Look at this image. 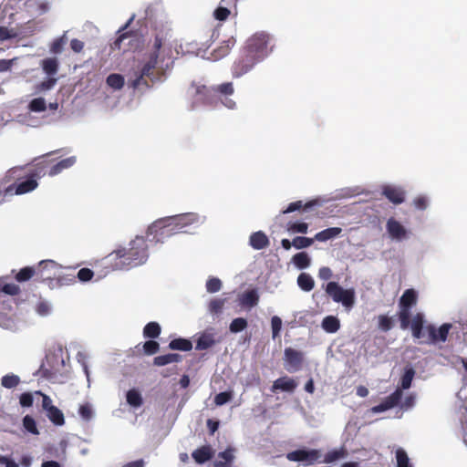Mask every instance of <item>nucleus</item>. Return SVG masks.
<instances>
[{
  "label": "nucleus",
  "mask_w": 467,
  "mask_h": 467,
  "mask_svg": "<svg viewBox=\"0 0 467 467\" xmlns=\"http://www.w3.org/2000/svg\"><path fill=\"white\" fill-rule=\"evenodd\" d=\"M173 45L168 32L159 31L155 33L153 39L149 44V51L146 54V61L141 64L134 78L129 81L134 88L143 87L150 88V85L146 78L152 83L162 81L167 71L171 70L174 63Z\"/></svg>",
  "instance_id": "nucleus-1"
},
{
  "label": "nucleus",
  "mask_w": 467,
  "mask_h": 467,
  "mask_svg": "<svg viewBox=\"0 0 467 467\" xmlns=\"http://www.w3.org/2000/svg\"><path fill=\"white\" fill-rule=\"evenodd\" d=\"M268 43L269 36L264 32L255 33L249 37L231 67L233 78L244 76L263 61L270 53Z\"/></svg>",
  "instance_id": "nucleus-2"
},
{
  "label": "nucleus",
  "mask_w": 467,
  "mask_h": 467,
  "mask_svg": "<svg viewBox=\"0 0 467 467\" xmlns=\"http://www.w3.org/2000/svg\"><path fill=\"white\" fill-rule=\"evenodd\" d=\"M9 182L12 183L4 190H0V204L14 195L31 192L38 186V182H36L35 179L26 173V167L22 166L9 169L2 178L0 184L5 185Z\"/></svg>",
  "instance_id": "nucleus-3"
},
{
  "label": "nucleus",
  "mask_w": 467,
  "mask_h": 467,
  "mask_svg": "<svg viewBox=\"0 0 467 467\" xmlns=\"http://www.w3.org/2000/svg\"><path fill=\"white\" fill-rule=\"evenodd\" d=\"M111 255H115V259L144 263L149 257L147 240L143 236L137 235L130 242L129 248L119 247L114 250L109 256Z\"/></svg>",
  "instance_id": "nucleus-4"
},
{
  "label": "nucleus",
  "mask_w": 467,
  "mask_h": 467,
  "mask_svg": "<svg viewBox=\"0 0 467 467\" xmlns=\"http://www.w3.org/2000/svg\"><path fill=\"white\" fill-rule=\"evenodd\" d=\"M134 18L135 15H132V16L118 30V37L110 44V49L112 51L122 50L123 52H128L135 50L139 47L140 43L139 34L133 30H127Z\"/></svg>",
  "instance_id": "nucleus-5"
},
{
  "label": "nucleus",
  "mask_w": 467,
  "mask_h": 467,
  "mask_svg": "<svg viewBox=\"0 0 467 467\" xmlns=\"http://www.w3.org/2000/svg\"><path fill=\"white\" fill-rule=\"evenodd\" d=\"M212 91L213 93H218L224 96L221 101L222 104L227 109H234L236 108V102L229 98V96L233 95L234 92V88L232 82H224L213 88H208L204 85L197 86L195 93L197 96H199V99L202 100L204 103H207V97Z\"/></svg>",
  "instance_id": "nucleus-6"
},
{
  "label": "nucleus",
  "mask_w": 467,
  "mask_h": 467,
  "mask_svg": "<svg viewBox=\"0 0 467 467\" xmlns=\"http://www.w3.org/2000/svg\"><path fill=\"white\" fill-rule=\"evenodd\" d=\"M173 223L169 217H164L154 221L147 229V236L151 237L155 243H163L167 238L177 234Z\"/></svg>",
  "instance_id": "nucleus-7"
},
{
  "label": "nucleus",
  "mask_w": 467,
  "mask_h": 467,
  "mask_svg": "<svg viewBox=\"0 0 467 467\" xmlns=\"http://www.w3.org/2000/svg\"><path fill=\"white\" fill-rule=\"evenodd\" d=\"M417 304V293L413 289H407L400 299V311L398 317L401 329L410 327V308Z\"/></svg>",
  "instance_id": "nucleus-8"
},
{
  "label": "nucleus",
  "mask_w": 467,
  "mask_h": 467,
  "mask_svg": "<svg viewBox=\"0 0 467 467\" xmlns=\"http://www.w3.org/2000/svg\"><path fill=\"white\" fill-rule=\"evenodd\" d=\"M326 293L337 303H342L347 308H351L355 303L353 290L344 289L337 282H329L326 286Z\"/></svg>",
  "instance_id": "nucleus-9"
},
{
  "label": "nucleus",
  "mask_w": 467,
  "mask_h": 467,
  "mask_svg": "<svg viewBox=\"0 0 467 467\" xmlns=\"http://www.w3.org/2000/svg\"><path fill=\"white\" fill-rule=\"evenodd\" d=\"M36 394L42 397V408L46 411L47 419L56 426H62L65 424V417L61 410L53 405L51 398L42 393L36 391Z\"/></svg>",
  "instance_id": "nucleus-10"
},
{
  "label": "nucleus",
  "mask_w": 467,
  "mask_h": 467,
  "mask_svg": "<svg viewBox=\"0 0 467 467\" xmlns=\"http://www.w3.org/2000/svg\"><path fill=\"white\" fill-rule=\"evenodd\" d=\"M168 217L173 225L176 226L175 230L178 232V234L185 232L184 229L187 226L201 224L203 222L202 217L195 213H186Z\"/></svg>",
  "instance_id": "nucleus-11"
},
{
  "label": "nucleus",
  "mask_w": 467,
  "mask_h": 467,
  "mask_svg": "<svg viewBox=\"0 0 467 467\" xmlns=\"http://www.w3.org/2000/svg\"><path fill=\"white\" fill-rule=\"evenodd\" d=\"M321 457V453L318 450L311 449H300L290 451L286 454V459L291 462H302L306 464H314Z\"/></svg>",
  "instance_id": "nucleus-12"
},
{
  "label": "nucleus",
  "mask_w": 467,
  "mask_h": 467,
  "mask_svg": "<svg viewBox=\"0 0 467 467\" xmlns=\"http://www.w3.org/2000/svg\"><path fill=\"white\" fill-rule=\"evenodd\" d=\"M284 359L288 371H298L304 362V354L292 348H286L284 351Z\"/></svg>",
  "instance_id": "nucleus-13"
},
{
  "label": "nucleus",
  "mask_w": 467,
  "mask_h": 467,
  "mask_svg": "<svg viewBox=\"0 0 467 467\" xmlns=\"http://www.w3.org/2000/svg\"><path fill=\"white\" fill-rule=\"evenodd\" d=\"M215 336L216 334L213 327H209L201 333L196 340V350H206L213 347L216 343H219L221 340L219 338L217 339Z\"/></svg>",
  "instance_id": "nucleus-14"
},
{
  "label": "nucleus",
  "mask_w": 467,
  "mask_h": 467,
  "mask_svg": "<svg viewBox=\"0 0 467 467\" xmlns=\"http://www.w3.org/2000/svg\"><path fill=\"white\" fill-rule=\"evenodd\" d=\"M402 390L400 389H397L393 393L388 396L381 403L377 406H374L371 410L375 413H379L390 410L400 402L402 399Z\"/></svg>",
  "instance_id": "nucleus-15"
},
{
  "label": "nucleus",
  "mask_w": 467,
  "mask_h": 467,
  "mask_svg": "<svg viewBox=\"0 0 467 467\" xmlns=\"http://www.w3.org/2000/svg\"><path fill=\"white\" fill-rule=\"evenodd\" d=\"M382 194L394 204H400L405 201V192L400 187L385 185Z\"/></svg>",
  "instance_id": "nucleus-16"
},
{
  "label": "nucleus",
  "mask_w": 467,
  "mask_h": 467,
  "mask_svg": "<svg viewBox=\"0 0 467 467\" xmlns=\"http://www.w3.org/2000/svg\"><path fill=\"white\" fill-rule=\"evenodd\" d=\"M49 161L43 160L36 164L26 167V173H28L36 182L48 174Z\"/></svg>",
  "instance_id": "nucleus-17"
},
{
  "label": "nucleus",
  "mask_w": 467,
  "mask_h": 467,
  "mask_svg": "<svg viewBox=\"0 0 467 467\" xmlns=\"http://www.w3.org/2000/svg\"><path fill=\"white\" fill-rule=\"evenodd\" d=\"M269 244V238L263 231L252 233L249 237V245L254 250L265 249Z\"/></svg>",
  "instance_id": "nucleus-18"
},
{
  "label": "nucleus",
  "mask_w": 467,
  "mask_h": 467,
  "mask_svg": "<svg viewBox=\"0 0 467 467\" xmlns=\"http://www.w3.org/2000/svg\"><path fill=\"white\" fill-rule=\"evenodd\" d=\"M76 161L77 160L75 156L63 159L60 161L57 162L56 164H51V161H49L48 175L55 176L59 174L64 170L72 167L76 163Z\"/></svg>",
  "instance_id": "nucleus-19"
},
{
  "label": "nucleus",
  "mask_w": 467,
  "mask_h": 467,
  "mask_svg": "<svg viewBox=\"0 0 467 467\" xmlns=\"http://www.w3.org/2000/svg\"><path fill=\"white\" fill-rule=\"evenodd\" d=\"M297 386L295 379L288 377H281L274 381L272 391L275 392L277 389L282 391L293 392Z\"/></svg>",
  "instance_id": "nucleus-20"
},
{
  "label": "nucleus",
  "mask_w": 467,
  "mask_h": 467,
  "mask_svg": "<svg viewBox=\"0 0 467 467\" xmlns=\"http://www.w3.org/2000/svg\"><path fill=\"white\" fill-rule=\"evenodd\" d=\"M192 456L197 463L202 464L213 458V451L210 445H203L193 451Z\"/></svg>",
  "instance_id": "nucleus-21"
},
{
  "label": "nucleus",
  "mask_w": 467,
  "mask_h": 467,
  "mask_svg": "<svg viewBox=\"0 0 467 467\" xmlns=\"http://www.w3.org/2000/svg\"><path fill=\"white\" fill-rule=\"evenodd\" d=\"M387 230L392 238L402 239L406 236V229L394 218H389L388 220Z\"/></svg>",
  "instance_id": "nucleus-22"
},
{
  "label": "nucleus",
  "mask_w": 467,
  "mask_h": 467,
  "mask_svg": "<svg viewBox=\"0 0 467 467\" xmlns=\"http://www.w3.org/2000/svg\"><path fill=\"white\" fill-rule=\"evenodd\" d=\"M424 323V315L422 313H417L412 317V320H410V326L414 338L420 339L423 337L422 330L425 328Z\"/></svg>",
  "instance_id": "nucleus-23"
},
{
  "label": "nucleus",
  "mask_w": 467,
  "mask_h": 467,
  "mask_svg": "<svg viewBox=\"0 0 467 467\" xmlns=\"http://www.w3.org/2000/svg\"><path fill=\"white\" fill-rule=\"evenodd\" d=\"M239 300L241 306L246 307H254L258 304L259 296L256 290L252 289L242 294Z\"/></svg>",
  "instance_id": "nucleus-24"
},
{
  "label": "nucleus",
  "mask_w": 467,
  "mask_h": 467,
  "mask_svg": "<svg viewBox=\"0 0 467 467\" xmlns=\"http://www.w3.org/2000/svg\"><path fill=\"white\" fill-rule=\"evenodd\" d=\"M341 233H342V229L340 227L327 228V229L316 234V235L314 237V241L316 240L318 242H326V241L336 238Z\"/></svg>",
  "instance_id": "nucleus-25"
},
{
  "label": "nucleus",
  "mask_w": 467,
  "mask_h": 467,
  "mask_svg": "<svg viewBox=\"0 0 467 467\" xmlns=\"http://www.w3.org/2000/svg\"><path fill=\"white\" fill-rule=\"evenodd\" d=\"M181 360H182V356L180 354L169 353V354L155 357L153 359V364L155 366L161 367V366H165V365L171 364V363H177V362H180Z\"/></svg>",
  "instance_id": "nucleus-26"
},
{
  "label": "nucleus",
  "mask_w": 467,
  "mask_h": 467,
  "mask_svg": "<svg viewBox=\"0 0 467 467\" xmlns=\"http://www.w3.org/2000/svg\"><path fill=\"white\" fill-rule=\"evenodd\" d=\"M322 328L327 333H336L340 327V322L337 317L327 316L322 320Z\"/></svg>",
  "instance_id": "nucleus-27"
},
{
  "label": "nucleus",
  "mask_w": 467,
  "mask_h": 467,
  "mask_svg": "<svg viewBox=\"0 0 467 467\" xmlns=\"http://www.w3.org/2000/svg\"><path fill=\"white\" fill-rule=\"evenodd\" d=\"M233 46L234 41H223L217 48L213 50L212 54L213 58L217 60L226 57L230 53V50L232 49Z\"/></svg>",
  "instance_id": "nucleus-28"
},
{
  "label": "nucleus",
  "mask_w": 467,
  "mask_h": 467,
  "mask_svg": "<svg viewBox=\"0 0 467 467\" xmlns=\"http://www.w3.org/2000/svg\"><path fill=\"white\" fill-rule=\"evenodd\" d=\"M169 348L172 350L190 351L192 348L191 340L186 338H175L169 343Z\"/></svg>",
  "instance_id": "nucleus-29"
},
{
  "label": "nucleus",
  "mask_w": 467,
  "mask_h": 467,
  "mask_svg": "<svg viewBox=\"0 0 467 467\" xmlns=\"http://www.w3.org/2000/svg\"><path fill=\"white\" fill-rule=\"evenodd\" d=\"M298 286L306 292L311 291L315 286L312 276L306 273H301L297 277Z\"/></svg>",
  "instance_id": "nucleus-30"
},
{
  "label": "nucleus",
  "mask_w": 467,
  "mask_h": 467,
  "mask_svg": "<svg viewBox=\"0 0 467 467\" xmlns=\"http://www.w3.org/2000/svg\"><path fill=\"white\" fill-rule=\"evenodd\" d=\"M126 400L128 404L134 408H139L143 403V400L140 393L135 389H130L127 392Z\"/></svg>",
  "instance_id": "nucleus-31"
},
{
  "label": "nucleus",
  "mask_w": 467,
  "mask_h": 467,
  "mask_svg": "<svg viewBox=\"0 0 467 467\" xmlns=\"http://www.w3.org/2000/svg\"><path fill=\"white\" fill-rule=\"evenodd\" d=\"M161 331V326L157 322H150L143 328V336L148 338H156Z\"/></svg>",
  "instance_id": "nucleus-32"
},
{
  "label": "nucleus",
  "mask_w": 467,
  "mask_h": 467,
  "mask_svg": "<svg viewBox=\"0 0 467 467\" xmlns=\"http://www.w3.org/2000/svg\"><path fill=\"white\" fill-rule=\"evenodd\" d=\"M106 82L108 86L114 89H120L124 86V78L120 74L112 73L107 77Z\"/></svg>",
  "instance_id": "nucleus-33"
},
{
  "label": "nucleus",
  "mask_w": 467,
  "mask_h": 467,
  "mask_svg": "<svg viewBox=\"0 0 467 467\" xmlns=\"http://www.w3.org/2000/svg\"><path fill=\"white\" fill-rule=\"evenodd\" d=\"M415 376V370L413 368H407L400 379V389H408L411 386V382Z\"/></svg>",
  "instance_id": "nucleus-34"
},
{
  "label": "nucleus",
  "mask_w": 467,
  "mask_h": 467,
  "mask_svg": "<svg viewBox=\"0 0 467 467\" xmlns=\"http://www.w3.org/2000/svg\"><path fill=\"white\" fill-rule=\"evenodd\" d=\"M316 204H317V201H310V202H306V204H303L302 201H296V202L289 203L287 208L282 211V213H284V214L290 213L295 211H298L302 208L307 209Z\"/></svg>",
  "instance_id": "nucleus-35"
},
{
  "label": "nucleus",
  "mask_w": 467,
  "mask_h": 467,
  "mask_svg": "<svg viewBox=\"0 0 467 467\" xmlns=\"http://www.w3.org/2000/svg\"><path fill=\"white\" fill-rule=\"evenodd\" d=\"M42 68L47 75H55L58 69L57 58H46L42 61Z\"/></svg>",
  "instance_id": "nucleus-36"
},
{
  "label": "nucleus",
  "mask_w": 467,
  "mask_h": 467,
  "mask_svg": "<svg viewBox=\"0 0 467 467\" xmlns=\"http://www.w3.org/2000/svg\"><path fill=\"white\" fill-rule=\"evenodd\" d=\"M27 109L31 111V112H43L47 109V103H46V100L44 98H36L34 99H32L28 106H27Z\"/></svg>",
  "instance_id": "nucleus-37"
},
{
  "label": "nucleus",
  "mask_w": 467,
  "mask_h": 467,
  "mask_svg": "<svg viewBox=\"0 0 467 467\" xmlns=\"http://www.w3.org/2000/svg\"><path fill=\"white\" fill-rule=\"evenodd\" d=\"M20 383V379L15 374L5 375L1 379V384L4 388L13 389Z\"/></svg>",
  "instance_id": "nucleus-38"
},
{
  "label": "nucleus",
  "mask_w": 467,
  "mask_h": 467,
  "mask_svg": "<svg viewBox=\"0 0 467 467\" xmlns=\"http://www.w3.org/2000/svg\"><path fill=\"white\" fill-rule=\"evenodd\" d=\"M248 326L247 320L244 317H237L233 319L230 324L229 329L232 333H238L245 329Z\"/></svg>",
  "instance_id": "nucleus-39"
},
{
  "label": "nucleus",
  "mask_w": 467,
  "mask_h": 467,
  "mask_svg": "<svg viewBox=\"0 0 467 467\" xmlns=\"http://www.w3.org/2000/svg\"><path fill=\"white\" fill-rule=\"evenodd\" d=\"M397 467H412L407 452L400 448L396 451Z\"/></svg>",
  "instance_id": "nucleus-40"
},
{
  "label": "nucleus",
  "mask_w": 467,
  "mask_h": 467,
  "mask_svg": "<svg viewBox=\"0 0 467 467\" xmlns=\"http://www.w3.org/2000/svg\"><path fill=\"white\" fill-rule=\"evenodd\" d=\"M23 426L30 433L37 435L39 433L36 420L30 415H26L23 418Z\"/></svg>",
  "instance_id": "nucleus-41"
},
{
  "label": "nucleus",
  "mask_w": 467,
  "mask_h": 467,
  "mask_svg": "<svg viewBox=\"0 0 467 467\" xmlns=\"http://www.w3.org/2000/svg\"><path fill=\"white\" fill-rule=\"evenodd\" d=\"M378 321H379V328L381 331L387 332V331H389L393 327L392 317H389L386 315H379L378 317Z\"/></svg>",
  "instance_id": "nucleus-42"
},
{
  "label": "nucleus",
  "mask_w": 467,
  "mask_h": 467,
  "mask_svg": "<svg viewBox=\"0 0 467 467\" xmlns=\"http://www.w3.org/2000/svg\"><path fill=\"white\" fill-rule=\"evenodd\" d=\"M451 327V324L444 323L437 328V342H445Z\"/></svg>",
  "instance_id": "nucleus-43"
},
{
  "label": "nucleus",
  "mask_w": 467,
  "mask_h": 467,
  "mask_svg": "<svg viewBox=\"0 0 467 467\" xmlns=\"http://www.w3.org/2000/svg\"><path fill=\"white\" fill-rule=\"evenodd\" d=\"M56 83H57V78H47V79L38 83L36 86V93H40V92H43V91L49 90V89L54 88Z\"/></svg>",
  "instance_id": "nucleus-44"
},
{
  "label": "nucleus",
  "mask_w": 467,
  "mask_h": 467,
  "mask_svg": "<svg viewBox=\"0 0 467 467\" xmlns=\"http://www.w3.org/2000/svg\"><path fill=\"white\" fill-rule=\"evenodd\" d=\"M314 243V238L304 236H296L294 238L292 244L296 249H302L310 246Z\"/></svg>",
  "instance_id": "nucleus-45"
},
{
  "label": "nucleus",
  "mask_w": 467,
  "mask_h": 467,
  "mask_svg": "<svg viewBox=\"0 0 467 467\" xmlns=\"http://www.w3.org/2000/svg\"><path fill=\"white\" fill-rule=\"evenodd\" d=\"M232 399H233L232 391L220 392L215 395L214 403L217 406H222V405H224L225 403L229 402Z\"/></svg>",
  "instance_id": "nucleus-46"
},
{
  "label": "nucleus",
  "mask_w": 467,
  "mask_h": 467,
  "mask_svg": "<svg viewBox=\"0 0 467 467\" xmlns=\"http://www.w3.org/2000/svg\"><path fill=\"white\" fill-rule=\"evenodd\" d=\"M66 42H67L66 36H65V35H63L62 36L57 38L52 43V45L50 47V51L53 54H59V53H61L62 50H63L64 45L66 44Z\"/></svg>",
  "instance_id": "nucleus-47"
},
{
  "label": "nucleus",
  "mask_w": 467,
  "mask_h": 467,
  "mask_svg": "<svg viewBox=\"0 0 467 467\" xmlns=\"http://www.w3.org/2000/svg\"><path fill=\"white\" fill-rule=\"evenodd\" d=\"M160 349V345L157 341L148 340L143 344V350L146 355H153Z\"/></svg>",
  "instance_id": "nucleus-48"
},
{
  "label": "nucleus",
  "mask_w": 467,
  "mask_h": 467,
  "mask_svg": "<svg viewBox=\"0 0 467 467\" xmlns=\"http://www.w3.org/2000/svg\"><path fill=\"white\" fill-rule=\"evenodd\" d=\"M308 224L306 223H290L287 225V230L293 233L306 234Z\"/></svg>",
  "instance_id": "nucleus-49"
},
{
  "label": "nucleus",
  "mask_w": 467,
  "mask_h": 467,
  "mask_svg": "<svg viewBox=\"0 0 467 467\" xmlns=\"http://www.w3.org/2000/svg\"><path fill=\"white\" fill-rule=\"evenodd\" d=\"M78 414L84 420H90L93 416V410L88 403L79 406Z\"/></svg>",
  "instance_id": "nucleus-50"
},
{
  "label": "nucleus",
  "mask_w": 467,
  "mask_h": 467,
  "mask_svg": "<svg viewBox=\"0 0 467 467\" xmlns=\"http://www.w3.org/2000/svg\"><path fill=\"white\" fill-rule=\"evenodd\" d=\"M34 275V270L31 267L22 268L17 275H16V279L18 282H24L29 280Z\"/></svg>",
  "instance_id": "nucleus-51"
},
{
  "label": "nucleus",
  "mask_w": 467,
  "mask_h": 467,
  "mask_svg": "<svg viewBox=\"0 0 467 467\" xmlns=\"http://www.w3.org/2000/svg\"><path fill=\"white\" fill-rule=\"evenodd\" d=\"M222 287V282L216 277L210 278L206 283V289L209 293H216Z\"/></svg>",
  "instance_id": "nucleus-52"
},
{
  "label": "nucleus",
  "mask_w": 467,
  "mask_h": 467,
  "mask_svg": "<svg viewBox=\"0 0 467 467\" xmlns=\"http://www.w3.org/2000/svg\"><path fill=\"white\" fill-rule=\"evenodd\" d=\"M230 14L231 12L226 6H219L213 12L215 19L219 21H225Z\"/></svg>",
  "instance_id": "nucleus-53"
},
{
  "label": "nucleus",
  "mask_w": 467,
  "mask_h": 467,
  "mask_svg": "<svg viewBox=\"0 0 467 467\" xmlns=\"http://www.w3.org/2000/svg\"><path fill=\"white\" fill-rule=\"evenodd\" d=\"M271 327H272V334L273 337L275 338L281 330L282 327V320L279 317H273L271 319Z\"/></svg>",
  "instance_id": "nucleus-54"
},
{
  "label": "nucleus",
  "mask_w": 467,
  "mask_h": 467,
  "mask_svg": "<svg viewBox=\"0 0 467 467\" xmlns=\"http://www.w3.org/2000/svg\"><path fill=\"white\" fill-rule=\"evenodd\" d=\"M94 275V273L89 268H81L78 272V278L82 282L89 281Z\"/></svg>",
  "instance_id": "nucleus-55"
},
{
  "label": "nucleus",
  "mask_w": 467,
  "mask_h": 467,
  "mask_svg": "<svg viewBox=\"0 0 467 467\" xmlns=\"http://www.w3.org/2000/svg\"><path fill=\"white\" fill-rule=\"evenodd\" d=\"M33 396L29 392H25L20 395L19 402L22 407H31L33 405Z\"/></svg>",
  "instance_id": "nucleus-56"
},
{
  "label": "nucleus",
  "mask_w": 467,
  "mask_h": 467,
  "mask_svg": "<svg viewBox=\"0 0 467 467\" xmlns=\"http://www.w3.org/2000/svg\"><path fill=\"white\" fill-rule=\"evenodd\" d=\"M1 291L6 295L16 296L19 293V287L15 284H5L2 286Z\"/></svg>",
  "instance_id": "nucleus-57"
},
{
  "label": "nucleus",
  "mask_w": 467,
  "mask_h": 467,
  "mask_svg": "<svg viewBox=\"0 0 467 467\" xmlns=\"http://www.w3.org/2000/svg\"><path fill=\"white\" fill-rule=\"evenodd\" d=\"M218 457L223 459V462H228L231 464L234 459V450L232 448H228L225 451H221L218 454Z\"/></svg>",
  "instance_id": "nucleus-58"
},
{
  "label": "nucleus",
  "mask_w": 467,
  "mask_h": 467,
  "mask_svg": "<svg viewBox=\"0 0 467 467\" xmlns=\"http://www.w3.org/2000/svg\"><path fill=\"white\" fill-rule=\"evenodd\" d=\"M425 330L428 332L429 335V341L428 343L435 344L437 343V328L433 325H428L425 327Z\"/></svg>",
  "instance_id": "nucleus-59"
},
{
  "label": "nucleus",
  "mask_w": 467,
  "mask_h": 467,
  "mask_svg": "<svg viewBox=\"0 0 467 467\" xmlns=\"http://www.w3.org/2000/svg\"><path fill=\"white\" fill-rule=\"evenodd\" d=\"M36 310L40 316H47L50 312V306L47 302L41 301L37 303Z\"/></svg>",
  "instance_id": "nucleus-60"
},
{
  "label": "nucleus",
  "mask_w": 467,
  "mask_h": 467,
  "mask_svg": "<svg viewBox=\"0 0 467 467\" xmlns=\"http://www.w3.org/2000/svg\"><path fill=\"white\" fill-rule=\"evenodd\" d=\"M344 456V453L340 451H332L326 454L325 462H333Z\"/></svg>",
  "instance_id": "nucleus-61"
},
{
  "label": "nucleus",
  "mask_w": 467,
  "mask_h": 467,
  "mask_svg": "<svg viewBox=\"0 0 467 467\" xmlns=\"http://www.w3.org/2000/svg\"><path fill=\"white\" fill-rule=\"evenodd\" d=\"M15 36H16V34L13 33L12 30H9L5 26H0V43H2L5 40L15 37Z\"/></svg>",
  "instance_id": "nucleus-62"
},
{
  "label": "nucleus",
  "mask_w": 467,
  "mask_h": 467,
  "mask_svg": "<svg viewBox=\"0 0 467 467\" xmlns=\"http://www.w3.org/2000/svg\"><path fill=\"white\" fill-rule=\"evenodd\" d=\"M333 274L329 267L323 266L319 269L318 276L322 280H328L332 277Z\"/></svg>",
  "instance_id": "nucleus-63"
},
{
  "label": "nucleus",
  "mask_w": 467,
  "mask_h": 467,
  "mask_svg": "<svg viewBox=\"0 0 467 467\" xmlns=\"http://www.w3.org/2000/svg\"><path fill=\"white\" fill-rule=\"evenodd\" d=\"M70 47L75 53H80L84 48V43L77 38L70 41Z\"/></svg>",
  "instance_id": "nucleus-64"
}]
</instances>
